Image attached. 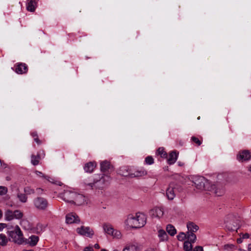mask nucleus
<instances>
[{
	"label": "nucleus",
	"instance_id": "23",
	"mask_svg": "<svg viewBox=\"0 0 251 251\" xmlns=\"http://www.w3.org/2000/svg\"><path fill=\"white\" fill-rule=\"evenodd\" d=\"M188 232L194 233L196 232L199 228V226L193 222H189L187 224Z\"/></svg>",
	"mask_w": 251,
	"mask_h": 251
},
{
	"label": "nucleus",
	"instance_id": "48",
	"mask_svg": "<svg viewBox=\"0 0 251 251\" xmlns=\"http://www.w3.org/2000/svg\"><path fill=\"white\" fill-rule=\"evenodd\" d=\"M94 247L96 248V249H100V247L99 246V245L98 244H95L94 245Z\"/></svg>",
	"mask_w": 251,
	"mask_h": 251
},
{
	"label": "nucleus",
	"instance_id": "22",
	"mask_svg": "<svg viewBox=\"0 0 251 251\" xmlns=\"http://www.w3.org/2000/svg\"><path fill=\"white\" fill-rule=\"evenodd\" d=\"M96 166V165L94 162H89L85 165L84 169L86 172L91 173L94 171Z\"/></svg>",
	"mask_w": 251,
	"mask_h": 251
},
{
	"label": "nucleus",
	"instance_id": "32",
	"mask_svg": "<svg viewBox=\"0 0 251 251\" xmlns=\"http://www.w3.org/2000/svg\"><path fill=\"white\" fill-rule=\"evenodd\" d=\"M166 230L168 233L171 236H174L176 233V231L175 227L171 225H168L167 226Z\"/></svg>",
	"mask_w": 251,
	"mask_h": 251
},
{
	"label": "nucleus",
	"instance_id": "10",
	"mask_svg": "<svg viewBox=\"0 0 251 251\" xmlns=\"http://www.w3.org/2000/svg\"><path fill=\"white\" fill-rule=\"evenodd\" d=\"M73 200L74 202L78 205H81L85 204H87L88 199L82 194H77L75 192V198Z\"/></svg>",
	"mask_w": 251,
	"mask_h": 251
},
{
	"label": "nucleus",
	"instance_id": "34",
	"mask_svg": "<svg viewBox=\"0 0 251 251\" xmlns=\"http://www.w3.org/2000/svg\"><path fill=\"white\" fill-rule=\"evenodd\" d=\"M184 249L185 251H191L192 249L191 243L189 241H185L184 243Z\"/></svg>",
	"mask_w": 251,
	"mask_h": 251
},
{
	"label": "nucleus",
	"instance_id": "57",
	"mask_svg": "<svg viewBox=\"0 0 251 251\" xmlns=\"http://www.w3.org/2000/svg\"><path fill=\"white\" fill-rule=\"evenodd\" d=\"M0 188H6L4 186H0Z\"/></svg>",
	"mask_w": 251,
	"mask_h": 251
},
{
	"label": "nucleus",
	"instance_id": "51",
	"mask_svg": "<svg viewBox=\"0 0 251 251\" xmlns=\"http://www.w3.org/2000/svg\"><path fill=\"white\" fill-rule=\"evenodd\" d=\"M248 250L251 251V244H249L248 246Z\"/></svg>",
	"mask_w": 251,
	"mask_h": 251
},
{
	"label": "nucleus",
	"instance_id": "24",
	"mask_svg": "<svg viewBox=\"0 0 251 251\" xmlns=\"http://www.w3.org/2000/svg\"><path fill=\"white\" fill-rule=\"evenodd\" d=\"M138 247L136 244H128L126 245L123 251H138Z\"/></svg>",
	"mask_w": 251,
	"mask_h": 251
},
{
	"label": "nucleus",
	"instance_id": "38",
	"mask_svg": "<svg viewBox=\"0 0 251 251\" xmlns=\"http://www.w3.org/2000/svg\"><path fill=\"white\" fill-rule=\"evenodd\" d=\"M114 238L117 239H120L122 237V234L120 231L118 230H115L114 232H113V234H111Z\"/></svg>",
	"mask_w": 251,
	"mask_h": 251
},
{
	"label": "nucleus",
	"instance_id": "52",
	"mask_svg": "<svg viewBox=\"0 0 251 251\" xmlns=\"http://www.w3.org/2000/svg\"><path fill=\"white\" fill-rule=\"evenodd\" d=\"M178 165L180 166H182L183 165V163L180 162H178Z\"/></svg>",
	"mask_w": 251,
	"mask_h": 251
},
{
	"label": "nucleus",
	"instance_id": "55",
	"mask_svg": "<svg viewBox=\"0 0 251 251\" xmlns=\"http://www.w3.org/2000/svg\"><path fill=\"white\" fill-rule=\"evenodd\" d=\"M225 247H230V248H231L232 247H233V245H227Z\"/></svg>",
	"mask_w": 251,
	"mask_h": 251
},
{
	"label": "nucleus",
	"instance_id": "6",
	"mask_svg": "<svg viewBox=\"0 0 251 251\" xmlns=\"http://www.w3.org/2000/svg\"><path fill=\"white\" fill-rule=\"evenodd\" d=\"M226 221V227L228 230L236 231L239 226L238 220L234 221L232 220V215H229Z\"/></svg>",
	"mask_w": 251,
	"mask_h": 251
},
{
	"label": "nucleus",
	"instance_id": "17",
	"mask_svg": "<svg viewBox=\"0 0 251 251\" xmlns=\"http://www.w3.org/2000/svg\"><path fill=\"white\" fill-rule=\"evenodd\" d=\"M39 0H27L26 3V10L29 12L35 11Z\"/></svg>",
	"mask_w": 251,
	"mask_h": 251
},
{
	"label": "nucleus",
	"instance_id": "41",
	"mask_svg": "<svg viewBox=\"0 0 251 251\" xmlns=\"http://www.w3.org/2000/svg\"><path fill=\"white\" fill-rule=\"evenodd\" d=\"M7 192V189H0V196L5 195Z\"/></svg>",
	"mask_w": 251,
	"mask_h": 251
},
{
	"label": "nucleus",
	"instance_id": "58",
	"mask_svg": "<svg viewBox=\"0 0 251 251\" xmlns=\"http://www.w3.org/2000/svg\"><path fill=\"white\" fill-rule=\"evenodd\" d=\"M249 171L251 172V166L249 167Z\"/></svg>",
	"mask_w": 251,
	"mask_h": 251
},
{
	"label": "nucleus",
	"instance_id": "1",
	"mask_svg": "<svg viewBox=\"0 0 251 251\" xmlns=\"http://www.w3.org/2000/svg\"><path fill=\"white\" fill-rule=\"evenodd\" d=\"M147 218L142 213H137L135 215L129 214L125 221V224L130 228H139L146 223Z\"/></svg>",
	"mask_w": 251,
	"mask_h": 251
},
{
	"label": "nucleus",
	"instance_id": "56",
	"mask_svg": "<svg viewBox=\"0 0 251 251\" xmlns=\"http://www.w3.org/2000/svg\"><path fill=\"white\" fill-rule=\"evenodd\" d=\"M6 179L7 180H9L10 179V177L9 176H7Z\"/></svg>",
	"mask_w": 251,
	"mask_h": 251
},
{
	"label": "nucleus",
	"instance_id": "8",
	"mask_svg": "<svg viewBox=\"0 0 251 251\" xmlns=\"http://www.w3.org/2000/svg\"><path fill=\"white\" fill-rule=\"evenodd\" d=\"M34 204L38 209L45 210L48 206V202L44 198L38 197L34 200Z\"/></svg>",
	"mask_w": 251,
	"mask_h": 251
},
{
	"label": "nucleus",
	"instance_id": "59",
	"mask_svg": "<svg viewBox=\"0 0 251 251\" xmlns=\"http://www.w3.org/2000/svg\"><path fill=\"white\" fill-rule=\"evenodd\" d=\"M101 251H107L106 250H105V249H102L101 250Z\"/></svg>",
	"mask_w": 251,
	"mask_h": 251
},
{
	"label": "nucleus",
	"instance_id": "39",
	"mask_svg": "<svg viewBox=\"0 0 251 251\" xmlns=\"http://www.w3.org/2000/svg\"><path fill=\"white\" fill-rule=\"evenodd\" d=\"M186 236L187 235L184 232H180L177 235V238L179 241H183L186 238Z\"/></svg>",
	"mask_w": 251,
	"mask_h": 251
},
{
	"label": "nucleus",
	"instance_id": "4",
	"mask_svg": "<svg viewBox=\"0 0 251 251\" xmlns=\"http://www.w3.org/2000/svg\"><path fill=\"white\" fill-rule=\"evenodd\" d=\"M44 189H22V191H19L17 193V197L22 202H25L27 201V195L31 194H37L38 195L41 194L43 193Z\"/></svg>",
	"mask_w": 251,
	"mask_h": 251
},
{
	"label": "nucleus",
	"instance_id": "46",
	"mask_svg": "<svg viewBox=\"0 0 251 251\" xmlns=\"http://www.w3.org/2000/svg\"><path fill=\"white\" fill-rule=\"evenodd\" d=\"M31 135L34 138H36V137H38L37 133L36 132H33L31 133Z\"/></svg>",
	"mask_w": 251,
	"mask_h": 251
},
{
	"label": "nucleus",
	"instance_id": "30",
	"mask_svg": "<svg viewBox=\"0 0 251 251\" xmlns=\"http://www.w3.org/2000/svg\"><path fill=\"white\" fill-rule=\"evenodd\" d=\"M8 239L6 236L4 234H0V246H6Z\"/></svg>",
	"mask_w": 251,
	"mask_h": 251
},
{
	"label": "nucleus",
	"instance_id": "54",
	"mask_svg": "<svg viewBox=\"0 0 251 251\" xmlns=\"http://www.w3.org/2000/svg\"><path fill=\"white\" fill-rule=\"evenodd\" d=\"M146 251H155L152 249H149L147 250Z\"/></svg>",
	"mask_w": 251,
	"mask_h": 251
},
{
	"label": "nucleus",
	"instance_id": "15",
	"mask_svg": "<svg viewBox=\"0 0 251 251\" xmlns=\"http://www.w3.org/2000/svg\"><path fill=\"white\" fill-rule=\"evenodd\" d=\"M251 158V152L248 150H244L241 151L237 156V159L239 161H248Z\"/></svg>",
	"mask_w": 251,
	"mask_h": 251
},
{
	"label": "nucleus",
	"instance_id": "53",
	"mask_svg": "<svg viewBox=\"0 0 251 251\" xmlns=\"http://www.w3.org/2000/svg\"><path fill=\"white\" fill-rule=\"evenodd\" d=\"M2 211L0 209V219L2 217Z\"/></svg>",
	"mask_w": 251,
	"mask_h": 251
},
{
	"label": "nucleus",
	"instance_id": "5",
	"mask_svg": "<svg viewBox=\"0 0 251 251\" xmlns=\"http://www.w3.org/2000/svg\"><path fill=\"white\" fill-rule=\"evenodd\" d=\"M192 186L197 188H205L208 187V180L201 176H193L191 177Z\"/></svg>",
	"mask_w": 251,
	"mask_h": 251
},
{
	"label": "nucleus",
	"instance_id": "11",
	"mask_svg": "<svg viewBox=\"0 0 251 251\" xmlns=\"http://www.w3.org/2000/svg\"><path fill=\"white\" fill-rule=\"evenodd\" d=\"M77 233L80 235L91 237L94 235V231L89 227L81 226L76 228Z\"/></svg>",
	"mask_w": 251,
	"mask_h": 251
},
{
	"label": "nucleus",
	"instance_id": "49",
	"mask_svg": "<svg viewBox=\"0 0 251 251\" xmlns=\"http://www.w3.org/2000/svg\"><path fill=\"white\" fill-rule=\"evenodd\" d=\"M237 242L238 243H241L242 242V238H239L237 240Z\"/></svg>",
	"mask_w": 251,
	"mask_h": 251
},
{
	"label": "nucleus",
	"instance_id": "36",
	"mask_svg": "<svg viewBox=\"0 0 251 251\" xmlns=\"http://www.w3.org/2000/svg\"><path fill=\"white\" fill-rule=\"evenodd\" d=\"M13 214H14L13 216H14L15 218L17 219L22 218L23 216V213L21 211L18 210H16L13 211Z\"/></svg>",
	"mask_w": 251,
	"mask_h": 251
},
{
	"label": "nucleus",
	"instance_id": "9",
	"mask_svg": "<svg viewBox=\"0 0 251 251\" xmlns=\"http://www.w3.org/2000/svg\"><path fill=\"white\" fill-rule=\"evenodd\" d=\"M35 174L40 177H43L46 179H47L48 181L56 184V185H58L61 187H65V185L61 181L58 180H55L54 178L50 177L48 176H46L44 174H43L41 172L38 171H35Z\"/></svg>",
	"mask_w": 251,
	"mask_h": 251
},
{
	"label": "nucleus",
	"instance_id": "60",
	"mask_svg": "<svg viewBox=\"0 0 251 251\" xmlns=\"http://www.w3.org/2000/svg\"><path fill=\"white\" fill-rule=\"evenodd\" d=\"M113 251H118L117 250H115Z\"/></svg>",
	"mask_w": 251,
	"mask_h": 251
},
{
	"label": "nucleus",
	"instance_id": "16",
	"mask_svg": "<svg viewBox=\"0 0 251 251\" xmlns=\"http://www.w3.org/2000/svg\"><path fill=\"white\" fill-rule=\"evenodd\" d=\"M164 214L163 208L161 207H155L150 211V215L152 218H160Z\"/></svg>",
	"mask_w": 251,
	"mask_h": 251
},
{
	"label": "nucleus",
	"instance_id": "21",
	"mask_svg": "<svg viewBox=\"0 0 251 251\" xmlns=\"http://www.w3.org/2000/svg\"><path fill=\"white\" fill-rule=\"evenodd\" d=\"M178 153L176 151H172L169 154V158L168 159V163L170 165L174 164L177 158Z\"/></svg>",
	"mask_w": 251,
	"mask_h": 251
},
{
	"label": "nucleus",
	"instance_id": "35",
	"mask_svg": "<svg viewBox=\"0 0 251 251\" xmlns=\"http://www.w3.org/2000/svg\"><path fill=\"white\" fill-rule=\"evenodd\" d=\"M157 153L161 156V157L166 158L167 156V153L164 151L163 148H159L157 151Z\"/></svg>",
	"mask_w": 251,
	"mask_h": 251
},
{
	"label": "nucleus",
	"instance_id": "14",
	"mask_svg": "<svg viewBox=\"0 0 251 251\" xmlns=\"http://www.w3.org/2000/svg\"><path fill=\"white\" fill-rule=\"evenodd\" d=\"M15 67V72L18 74H26L28 71L27 66L24 63H17Z\"/></svg>",
	"mask_w": 251,
	"mask_h": 251
},
{
	"label": "nucleus",
	"instance_id": "33",
	"mask_svg": "<svg viewBox=\"0 0 251 251\" xmlns=\"http://www.w3.org/2000/svg\"><path fill=\"white\" fill-rule=\"evenodd\" d=\"M187 237L188 241L190 243H194L196 240V236L194 233L187 232Z\"/></svg>",
	"mask_w": 251,
	"mask_h": 251
},
{
	"label": "nucleus",
	"instance_id": "20",
	"mask_svg": "<svg viewBox=\"0 0 251 251\" xmlns=\"http://www.w3.org/2000/svg\"><path fill=\"white\" fill-rule=\"evenodd\" d=\"M102 227L104 232L108 235H111L114 232L113 226L109 223H104Z\"/></svg>",
	"mask_w": 251,
	"mask_h": 251
},
{
	"label": "nucleus",
	"instance_id": "18",
	"mask_svg": "<svg viewBox=\"0 0 251 251\" xmlns=\"http://www.w3.org/2000/svg\"><path fill=\"white\" fill-rule=\"evenodd\" d=\"M66 221L67 224H71L79 222L78 217L75 213H70L66 216Z\"/></svg>",
	"mask_w": 251,
	"mask_h": 251
},
{
	"label": "nucleus",
	"instance_id": "28",
	"mask_svg": "<svg viewBox=\"0 0 251 251\" xmlns=\"http://www.w3.org/2000/svg\"><path fill=\"white\" fill-rule=\"evenodd\" d=\"M39 241V237L36 235L31 236L28 240V243L31 246H35Z\"/></svg>",
	"mask_w": 251,
	"mask_h": 251
},
{
	"label": "nucleus",
	"instance_id": "43",
	"mask_svg": "<svg viewBox=\"0 0 251 251\" xmlns=\"http://www.w3.org/2000/svg\"><path fill=\"white\" fill-rule=\"evenodd\" d=\"M194 251H203V249L201 247L198 246L194 249Z\"/></svg>",
	"mask_w": 251,
	"mask_h": 251
},
{
	"label": "nucleus",
	"instance_id": "3",
	"mask_svg": "<svg viewBox=\"0 0 251 251\" xmlns=\"http://www.w3.org/2000/svg\"><path fill=\"white\" fill-rule=\"evenodd\" d=\"M111 177L110 176L105 174L95 175L93 182H90L86 184V186L91 187H95V184L99 183V184H106L110 182Z\"/></svg>",
	"mask_w": 251,
	"mask_h": 251
},
{
	"label": "nucleus",
	"instance_id": "50",
	"mask_svg": "<svg viewBox=\"0 0 251 251\" xmlns=\"http://www.w3.org/2000/svg\"><path fill=\"white\" fill-rule=\"evenodd\" d=\"M4 224H0V231L2 229V228H3V227H2V226Z\"/></svg>",
	"mask_w": 251,
	"mask_h": 251
},
{
	"label": "nucleus",
	"instance_id": "29",
	"mask_svg": "<svg viewBox=\"0 0 251 251\" xmlns=\"http://www.w3.org/2000/svg\"><path fill=\"white\" fill-rule=\"evenodd\" d=\"M166 195L169 200H173L176 196V193L174 189H166Z\"/></svg>",
	"mask_w": 251,
	"mask_h": 251
},
{
	"label": "nucleus",
	"instance_id": "27",
	"mask_svg": "<svg viewBox=\"0 0 251 251\" xmlns=\"http://www.w3.org/2000/svg\"><path fill=\"white\" fill-rule=\"evenodd\" d=\"M210 194L214 195L215 196H222L224 193L225 191L224 189H207Z\"/></svg>",
	"mask_w": 251,
	"mask_h": 251
},
{
	"label": "nucleus",
	"instance_id": "12",
	"mask_svg": "<svg viewBox=\"0 0 251 251\" xmlns=\"http://www.w3.org/2000/svg\"><path fill=\"white\" fill-rule=\"evenodd\" d=\"M147 175V171L143 168L132 169L130 178L140 177Z\"/></svg>",
	"mask_w": 251,
	"mask_h": 251
},
{
	"label": "nucleus",
	"instance_id": "45",
	"mask_svg": "<svg viewBox=\"0 0 251 251\" xmlns=\"http://www.w3.org/2000/svg\"><path fill=\"white\" fill-rule=\"evenodd\" d=\"M34 140L38 144H40L41 143V141L38 139V137H36V138H34Z\"/></svg>",
	"mask_w": 251,
	"mask_h": 251
},
{
	"label": "nucleus",
	"instance_id": "25",
	"mask_svg": "<svg viewBox=\"0 0 251 251\" xmlns=\"http://www.w3.org/2000/svg\"><path fill=\"white\" fill-rule=\"evenodd\" d=\"M158 236L160 239V241H164L167 240L168 235L164 230L159 229L158 231Z\"/></svg>",
	"mask_w": 251,
	"mask_h": 251
},
{
	"label": "nucleus",
	"instance_id": "44",
	"mask_svg": "<svg viewBox=\"0 0 251 251\" xmlns=\"http://www.w3.org/2000/svg\"><path fill=\"white\" fill-rule=\"evenodd\" d=\"M0 167H1L2 168H6V164L2 163L1 161L0 160Z\"/></svg>",
	"mask_w": 251,
	"mask_h": 251
},
{
	"label": "nucleus",
	"instance_id": "40",
	"mask_svg": "<svg viewBox=\"0 0 251 251\" xmlns=\"http://www.w3.org/2000/svg\"><path fill=\"white\" fill-rule=\"evenodd\" d=\"M191 140L197 144L198 146H200L201 144V142L198 138L195 136L191 137Z\"/></svg>",
	"mask_w": 251,
	"mask_h": 251
},
{
	"label": "nucleus",
	"instance_id": "37",
	"mask_svg": "<svg viewBox=\"0 0 251 251\" xmlns=\"http://www.w3.org/2000/svg\"><path fill=\"white\" fill-rule=\"evenodd\" d=\"M146 163L148 165H151L154 163V159L151 156H148L145 158Z\"/></svg>",
	"mask_w": 251,
	"mask_h": 251
},
{
	"label": "nucleus",
	"instance_id": "13",
	"mask_svg": "<svg viewBox=\"0 0 251 251\" xmlns=\"http://www.w3.org/2000/svg\"><path fill=\"white\" fill-rule=\"evenodd\" d=\"M100 169L102 173H109L113 170V166L109 161L104 160L100 163Z\"/></svg>",
	"mask_w": 251,
	"mask_h": 251
},
{
	"label": "nucleus",
	"instance_id": "31",
	"mask_svg": "<svg viewBox=\"0 0 251 251\" xmlns=\"http://www.w3.org/2000/svg\"><path fill=\"white\" fill-rule=\"evenodd\" d=\"M14 214H13V212L10 210H7L5 212L4 216L5 218L7 221H11L15 218V217L13 216Z\"/></svg>",
	"mask_w": 251,
	"mask_h": 251
},
{
	"label": "nucleus",
	"instance_id": "7",
	"mask_svg": "<svg viewBox=\"0 0 251 251\" xmlns=\"http://www.w3.org/2000/svg\"><path fill=\"white\" fill-rule=\"evenodd\" d=\"M75 192L67 189L65 190L63 193L60 194V197L66 202L74 203V201L73 199L75 198Z\"/></svg>",
	"mask_w": 251,
	"mask_h": 251
},
{
	"label": "nucleus",
	"instance_id": "47",
	"mask_svg": "<svg viewBox=\"0 0 251 251\" xmlns=\"http://www.w3.org/2000/svg\"><path fill=\"white\" fill-rule=\"evenodd\" d=\"M249 234L248 233H245L243 234L242 238L244 239H247L249 237Z\"/></svg>",
	"mask_w": 251,
	"mask_h": 251
},
{
	"label": "nucleus",
	"instance_id": "26",
	"mask_svg": "<svg viewBox=\"0 0 251 251\" xmlns=\"http://www.w3.org/2000/svg\"><path fill=\"white\" fill-rule=\"evenodd\" d=\"M40 159L41 157L39 153L36 155L32 154L31 156V163L33 165L36 166L39 164Z\"/></svg>",
	"mask_w": 251,
	"mask_h": 251
},
{
	"label": "nucleus",
	"instance_id": "19",
	"mask_svg": "<svg viewBox=\"0 0 251 251\" xmlns=\"http://www.w3.org/2000/svg\"><path fill=\"white\" fill-rule=\"evenodd\" d=\"M132 169H129L128 167L124 166L120 168L119 173L121 175L124 176H128L130 177V174Z\"/></svg>",
	"mask_w": 251,
	"mask_h": 251
},
{
	"label": "nucleus",
	"instance_id": "42",
	"mask_svg": "<svg viewBox=\"0 0 251 251\" xmlns=\"http://www.w3.org/2000/svg\"><path fill=\"white\" fill-rule=\"evenodd\" d=\"M83 251H94V250L91 247H87L84 248Z\"/></svg>",
	"mask_w": 251,
	"mask_h": 251
},
{
	"label": "nucleus",
	"instance_id": "2",
	"mask_svg": "<svg viewBox=\"0 0 251 251\" xmlns=\"http://www.w3.org/2000/svg\"><path fill=\"white\" fill-rule=\"evenodd\" d=\"M8 235L12 241L18 244H22L24 242L23 235L18 226H16L14 229L8 231Z\"/></svg>",
	"mask_w": 251,
	"mask_h": 251
}]
</instances>
